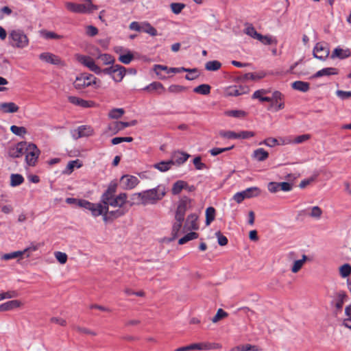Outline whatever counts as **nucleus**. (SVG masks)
Returning a JSON list of instances; mask_svg holds the SVG:
<instances>
[{"label":"nucleus","instance_id":"nucleus-1","mask_svg":"<svg viewBox=\"0 0 351 351\" xmlns=\"http://www.w3.org/2000/svg\"><path fill=\"white\" fill-rule=\"evenodd\" d=\"M152 71L156 75L158 80H165L167 77L163 75L161 71H165L167 73H180L182 72L185 73H197V68H186L184 66L180 67H168L164 64H154L152 68Z\"/></svg>","mask_w":351,"mask_h":351},{"label":"nucleus","instance_id":"nucleus-2","mask_svg":"<svg viewBox=\"0 0 351 351\" xmlns=\"http://www.w3.org/2000/svg\"><path fill=\"white\" fill-rule=\"evenodd\" d=\"M101 81L95 77L93 74L88 73H81L75 77L73 82V86L76 90H81L82 88L95 86V88L100 86Z\"/></svg>","mask_w":351,"mask_h":351},{"label":"nucleus","instance_id":"nucleus-3","mask_svg":"<svg viewBox=\"0 0 351 351\" xmlns=\"http://www.w3.org/2000/svg\"><path fill=\"white\" fill-rule=\"evenodd\" d=\"M10 45L15 48L23 49L29 44V39L27 35L21 29H13L8 36Z\"/></svg>","mask_w":351,"mask_h":351},{"label":"nucleus","instance_id":"nucleus-4","mask_svg":"<svg viewBox=\"0 0 351 351\" xmlns=\"http://www.w3.org/2000/svg\"><path fill=\"white\" fill-rule=\"evenodd\" d=\"M269 99L270 100L268 102L270 104L267 107V110L278 112L285 108V95L280 91L274 90Z\"/></svg>","mask_w":351,"mask_h":351},{"label":"nucleus","instance_id":"nucleus-5","mask_svg":"<svg viewBox=\"0 0 351 351\" xmlns=\"http://www.w3.org/2000/svg\"><path fill=\"white\" fill-rule=\"evenodd\" d=\"M261 190L258 186L248 187L243 191L237 192L233 199L238 204H241L245 199L256 197L261 195Z\"/></svg>","mask_w":351,"mask_h":351},{"label":"nucleus","instance_id":"nucleus-6","mask_svg":"<svg viewBox=\"0 0 351 351\" xmlns=\"http://www.w3.org/2000/svg\"><path fill=\"white\" fill-rule=\"evenodd\" d=\"M25 161L27 166H36L38 157L40 154V150L38 148L37 145L34 143H29L27 149L25 150Z\"/></svg>","mask_w":351,"mask_h":351},{"label":"nucleus","instance_id":"nucleus-7","mask_svg":"<svg viewBox=\"0 0 351 351\" xmlns=\"http://www.w3.org/2000/svg\"><path fill=\"white\" fill-rule=\"evenodd\" d=\"M191 198L186 195H182L178 202L174 217L184 219L186 212L191 207Z\"/></svg>","mask_w":351,"mask_h":351},{"label":"nucleus","instance_id":"nucleus-8","mask_svg":"<svg viewBox=\"0 0 351 351\" xmlns=\"http://www.w3.org/2000/svg\"><path fill=\"white\" fill-rule=\"evenodd\" d=\"M268 191L270 193H275L280 191L283 192H289L293 189V183L291 182H269L267 185Z\"/></svg>","mask_w":351,"mask_h":351},{"label":"nucleus","instance_id":"nucleus-9","mask_svg":"<svg viewBox=\"0 0 351 351\" xmlns=\"http://www.w3.org/2000/svg\"><path fill=\"white\" fill-rule=\"evenodd\" d=\"M28 143L27 141H20L14 146L10 147L8 151V156L12 158L21 157L27 150Z\"/></svg>","mask_w":351,"mask_h":351},{"label":"nucleus","instance_id":"nucleus-10","mask_svg":"<svg viewBox=\"0 0 351 351\" xmlns=\"http://www.w3.org/2000/svg\"><path fill=\"white\" fill-rule=\"evenodd\" d=\"M121 188L123 190H132L139 183V180L134 176L123 175L119 180Z\"/></svg>","mask_w":351,"mask_h":351},{"label":"nucleus","instance_id":"nucleus-11","mask_svg":"<svg viewBox=\"0 0 351 351\" xmlns=\"http://www.w3.org/2000/svg\"><path fill=\"white\" fill-rule=\"evenodd\" d=\"M330 54V49L324 47L320 43H317L313 49L314 58L321 61H325Z\"/></svg>","mask_w":351,"mask_h":351},{"label":"nucleus","instance_id":"nucleus-12","mask_svg":"<svg viewBox=\"0 0 351 351\" xmlns=\"http://www.w3.org/2000/svg\"><path fill=\"white\" fill-rule=\"evenodd\" d=\"M77 60L84 66L87 67L90 71L94 72L96 75L99 71V66L95 63V60L90 56L80 55Z\"/></svg>","mask_w":351,"mask_h":351},{"label":"nucleus","instance_id":"nucleus-13","mask_svg":"<svg viewBox=\"0 0 351 351\" xmlns=\"http://www.w3.org/2000/svg\"><path fill=\"white\" fill-rule=\"evenodd\" d=\"M351 57V50L349 48L343 49L341 46L336 47L332 51L330 58L344 60Z\"/></svg>","mask_w":351,"mask_h":351},{"label":"nucleus","instance_id":"nucleus-14","mask_svg":"<svg viewBox=\"0 0 351 351\" xmlns=\"http://www.w3.org/2000/svg\"><path fill=\"white\" fill-rule=\"evenodd\" d=\"M138 198L140 199V204L143 205L155 204L158 201L157 197L152 193L146 192V190L138 193Z\"/></svg>","mask_w":351,"mask_h":351},{"label":"nucleus","instance_id":"nucleus-15","mask_svg":"<svg viewBox=\"0 0 351 351\" xmlns=\"http://www.w3.org/2000/svg\"><path fill=\"white\" fill-rule=\"evenodd\" d=\"M68 101L75 106H80L84 108H92L95 106V103L93 101L85 100L76 96H69Z\"/></svg>","mask_w":351,"mask_h":351},{"label":"nucleus","instance_id":"nucleus-16","mask_svg":"<svg viewBox=\"0 0 351 351\" xmlns=\"http://www.w3.org/2000/svg\"><path fill=\"white\" fill-rule=\"evenodd\" d=\"M211 348H211L210 343H191V344L186 346L178 348L174 351H189V350H210Z\"/></svg>","mask_w":351,"mask_h":351},{"label":"nucleus","instance_id":"nucleus-17","mask_svg":"<svg viewBox=\"0 0 351 351\" xmlns=\"http://www.w3.org/2000/svg\"><path fill=\"white\" fill-rule=\"evenodd\" d=\"M75 132H77V136H75V134H73V137L75 139L81 138L82 137H88L92 136L94 133L93 129L90 125H80Z\"/></svg>","mask_w":351,"mask_h":351},{"label":"nucleus","instance_id":"nucleus-18","mask_svg":"<svg viewBox=\"0 0 351 351\" xmlns=\"http://www.w3.org/2000/svg\"><path fill=\"white\" fill-rule=\"evenodd\" d=\"M39 59L53 65H60L61 64L60 58L58 56L50 52L41 53L39 55Z\"/></svg>","mask_w":351,"mask_h":351},{"label":"nucleus","instance_id":"nucleus-19","mask_svg":"<svg viewBox=\"0 0 351 351\" xmlns=\"http://www.w3.org/2000/svg\"><path fill=\"white\" fill-rule=\"evenodd\" d=\"M98 202L93 203L87 199L84 200L83 203L82 208L87 210L90 212L91 215L93 217H97L100 216L103 213L101 212L100 208H98Z\"/></svg>","mask_w":351,"mask_h":351},{"label":"nucleus","instance_id":"nucleus-20","mask_svg":"<svg viewBox=\"0 0 351 351\" xmlns=\"http://www.w3.org/2000/svg\"><path fill=\"white\" fill-rule=\"evenodd\" d=\"M338 73L339 70L337 68L324 67L317 71L315 73L311 76L310 79L319 78L323 76L336 75Z\"/></svg>","mask_w":351,"mask_h":351},{"label":"nucleus","instance_id":"nucleus-21","mask_svg":"<svg viewBox=\"0 0 351 351\" xmlns=\"http://www.w3.org/2000/svg\"><path fill=\"white\" fill-rule=\"evenodd\" d=\"M270 93V89L261 88L255 90L252 95V99H258L261 103L267 102L270 100L269 97L265 95Z\"/></svg>","mask_w":351,"mask_h":351},{"label":"nucleus","instance_id":"nucleus-22","mask_svg":"<svg viewBox=\"0 0 351 351\" xmlns=\"http://www.w3.org/2000/svg\"><path fill=\"white\" fill-rule=\"evenodd\" d=\"M146 192L152 193L160 201L166 195L167 189L165 185L158 184L154 188L147 189Z\"/></svg>","mask_w":351,"mask_h":351},{"label":"nucleus","instance_id":"nucleus-23","mask_svg":"<svg viewBox=\"0 0 351 351\" xmlns=\"http://www.w3.org/2000/svg\"><path fill=\"white\" fill-rule=\"evenodd\" d=\"M198 219V215L196 213H191L189 214L186 219V224L184 226V229L186 228L187 224H190V226L187 228L189 230H197L199 229V225L197 223Z\"/></svg>","mask_w":351,"mask_h":351},{"label":"nucleus","instance_id":"nucleus-24","mask_svg":"<svg viewBox=\"0 0 351 351\" xmlns=\"http://www.w3.org/2000/svg\"><path fill=\"white\" fill-rule=\"evenodd\" d=\"M347 297L344 291H339L337 294V298L331 302V305H334L337 311H341Z\"/></svg>","mask_w":351,"mask_h":351},{"label":"nucleus","instance_id":"nucleus-25","mask_svg":"<svg viewBox=\"0 0 351 351\" xmlns=\"http://www.w3.org/2000/svg\"><path fill=\"white\" fill-rule=\"evenodd\" d=\"M190 157L189 154L180 150H177L172 154V158L175 159L174 162L178 166L184 164Z\"/></svg>","mask_w":351,"mask_h":351},{"label":"nucleus","instance_id":"nucleus-26","mask_svg":"<svg viewBox=\"0 0 351 351\" xmlns=\"http://www.w3.org/2000/svg\"><path fill=\"white\" fill-rule=\"evenodd\" d=\"M22 304L21 302L18 300H12L7 301L0 304V312H5L19 308Z\"/></svg>","mask_w":351,"mask_h":351},{"label":"nucleus","instance_id":"nucleus-27","mask_svg":"<svg viewBox=\"0 0 351 351\" xmlns=\"http://www.w3.org/2000/svg\"><path fill=\"white\" fill-rule=\"evenodd\" d=\"M176 222H174L172 225V229H171V238L169 239V241H173L176 238H178V235L180 233L181 228L182 227V223L184 221L183 219H178L175 218Z\"/></svg>","mask_w":351,"mask_h":351},{"label":"nucleus","instance_id":"nucleus-28","mask_svg":"<svg viewBox=\"0 0 351 351\" xmlns=\"http://www.w3.org/2000/svg\"><path fill=\"white\" fill-rule=\"evenodd\" d=\"M19 107L14 102H3L0 104V110L3 113L16 112Z\"/></svg>","mask_w":351,"mask_h":351},{"label":"nucleus","instance_id":"nucleus-29","mask_svg":"<svg viewBox=\"0 0 351 351\" xmlns=\"http://www.w3.org/2000/svg\"><path fill=\"white\" fill-rule=\"evenodd\" d=\"M65 6L69 11L74 13L87 12L86 7L84 4H78L73 2H66Z\"/></svg>","mask_w":351,"mask_h":351},{"label":"nucleus","instance_id":"nucleus-30","mask_svg":"<svg viewBox=\"0 0 351 351\" xmlns=\"http://www.w3.org/2000/svg\"><path fill=\"white\" fill-rule=\"evenodd\" d=\"M82 166V164L79 159L70 160L67 163L65 169L62 171V173L65 175H70L75 170V169H79Z\"/></svg>","mask_w":351,"mask_h":351},{"label":"nucleus","instance_id":"nucleus-31","mask_svg":"<svg viewBox=\"0 0 351 351\" xmlns=\"http://www.w3.org/2000/svg\"><path fill=\"white\" fill-rule=\"evenodd\" d=\"M247 91V87L240 86L239 88H238L236 86H234L228 87L226 90V94L228 96L237 97L245 94Z\"/></svg>","mask_w":351,"mask_h":351},{"label":"nucleus","instance_id":"nucleus-32","mask_svg":"<svg viewBox=\"0 0 351 351\" xmlns=\"http://www.w3.org/2000/svg\"><path fill=\"white\" fill-rule=\"evenodd\" d=\"M291 88L302 93H306L310 89V84L306 82L297 80L291 83Z\"/></svg>","mask_w":351,"mask_h":351},{"label":"nucleus","instance_id":"nucleus-33","mask_svg":"<svg viewBox=\"0 0 351 351\" xmlns=\"http://www.w3.org/2000/svg\"><path fill=\"white\" fill-rule=\"evenodd\" d=\"M257 40L265 45H276L278 43L276 38L269 34L263 35L260 34Z\"/></svg>","mask_w":351,"mask_h":351},{"label":"nucleus","instance_id":"nucleus-34","mask_svg":"<svg viewBox=\"0 0 351 351\" xmlns=\"http://www.w3.org/2000/svg\"><path fill=\"white\" fill-rule=\"evenodd\" d=\"M118 187V183L116 180H112L108 185L107 189L102 193V196L112 197L116 195V192Z\"/></svg>","mask_w":351,"mask_h":351},{"label":"nucleus","instance_id":"nucleus-35","mask_svg":"<svg viewBox=\"0 0 351 351\" xmlns=\"http://www.w3.org/2000/svg\"><path fill=\"white\" fill-rule=\"evenodd\" d=\"M252 157L258 162H263L268 158L269 153L263 148H258L254 151Z\"/></svg>","mask_w":351,"mask_h":351},{"label":"nucleus","instance_id":"nucleus-36","mask_svg":"<svg viewBox=\"0 0 351 351\" xmlns=\"http://www.w3.org/2000/svg\"><path fill=\"white\" fill-rule=\"evenodd\" d=\"M110 200L109 197L101 195L99 201L98 202V208H100L101 212L108 213L109 208L111 206L110 204Z\"/></svg>","mask_w":351,"mask_h":351},{"label":"nucleus","instance_id":"nucleus-37","mask_svg":"<svg viewBox=\"0 0 351 351\" xmlns=\"http://www.w3.org/2000/svg\"><path fill=\"white\" fill-rule=\"evenodd\" d=\"M10 180V186L11 187H16L22 184L24 181V177L20 173H11Z\"/></svg>","mask_w":351,"mask_h":351},{"label":"nucleus","instance_id":"nucleus-38","mask_svg":"<svg viewBox=\"0 0 351 351\" xmlns=\"http://www.w3.org/2000/svg\"><path fill=\"white\" fill-rule=\"evenodd\" d=\"M224 115L237 119H243L247 116V112L239 109L228 110L224 111Z\"/></svg>","mask_w":351,"mask_h":351},{"label":"nucleus","instance_id":"nucleus-39","mask_svg":"<svg viewBox=\"0 0 351 351\" xmlns=\"http://www.w3.org/2000/svg\"><path fill=\"white\" fill-rule=\"evenodd\" d=\"M40 36L45 38V40H50V39H61L63 38L62 35H60L56 34L54 32L52 31H48L45 29H43L40 30L39 32Z\"/></svg>","mask_w":351,"mask_h":351},{"label":"nucleus","instance_id":"nucleus-40","mask_svg":"<svg viewBox=\"0 0 351 351\" xmlns=\"http://www.w3.org/2000/svg\"><path fill=\"white\" fill-rule=\"evenodd\" d=\"M216 210L213 206H208L206 208L205 211L206 226H209L215 219Z\"/></svg>","mask_w":351,"mask_h":351},{"label":"nucleus","instance_id":"nucleus-41","mask_svg":"<svg viewBox=\"0 0 351 351\" xmlns=\"http://www.w3.org/2000/svg\"><path fill=\"white\" fill-rule=\"evenodd\" d=\"M198 233L193 232V230H190L189 232H187L183 237L179 239L178 243V245H184L190 241L198 238Z\"/></svg>","mask_w":351,"mask_h":351},{"label":"nucleus","instance_id":"nucleus-42","mask_svg":"<svg viewBox=\"0 0 351 351\" xmlns=\"http://www.w3.org/2000/svg\"><path fill=\"white\" fill-rule=\"evenodd\" d=\"M118 60L124 64H129L134 60V54L130 49H127L124 53H120Z\"/></svg>","mask_w":351,"mask_h":351},{"label":"nucleus","instance_id":"nucleus-43","mask_svg":"<svg viewBox=\"0 0 351 351\" xmlns=\"http://www.w3.org/2000/svg\"><path fill=\"white\" fill-rule=\"evenodd\" d=\"M211 86L208 84H201L195 86L193 91L202 95H208L210 93Z\"/></svg>","mask_w":351,"mask_h":351},{"label":"nucleus","instance_id":"nucleus-44","mask_svg":"<svg viewBox=\"0 0 351 351\" xmlns=\"http://www.w3.org/2000/svg\"><path fill=\"white\" fill-rule=\"evenodd\" d=\"M97 51L100 52L99 49ZM97 59H101L105 65H112L114 64L115 60L114 57L109 53H99L97 57Z\"/></svg>","mask_w":351,"mask_h":351},{"label":"nucleus","instance_id":"nucleus-45","mask_svg":"<svg viewBox=\"0 0 351 351\" xmlns=\"http://www.w3.org/2000/svg\"><path fill=\"white\" fill-rule=\"evenodd\" d=\"M115 68L118 74L113 77V81L115 82H121L126 75V69L121 64H115Z\"/></svg>","mask_w":351,"mask_h":351},{"label":"nucleus","instance_id":"nucleus-46","mask_svg":"<svg viewBox=\"0 0 351 351\" xmlns=\"http://www.w3.org/2000/svg\"><path fill=\"white\" fill-rule=\"evenodd\" d=\"M185 185V181L182 180H178L176 181L172 186L171 193L174 195H179L182 190H184V186Z\"/></svg>","mask_w":351,"mask_h":351},{"label":"nucleus","instance_id":"nucleus-47","mask_svg":"<svg viewBox=\"0 0 351 351\" xmlns=\"http://www.w3.org/2000/svg\"><path fill=\"white\" fill-rule=\"evenodd\" d=\"M221 65L219 60H210L205 64V69L208 71H217L221 67Z\"/></svg>","mask_w":351,"mask_h":351},{"label":"nucleus","instance_id":"nucleus-48","mask_svg":"<svg viewBox=\"0 0 351 351\" xmlns=\"http://www.w3.org/2000/svg\"><path fill=\"white\" fill-rule=\"evenodd\" d=\"M121 123H125V121H116V122H114V123L113 125L109 124L108 125L107 129L108 131L111 132L112 134H116L119 131H121L126 128V127L122 126Z\"/></svg>","mask_w":351,"mask_h":351},{"label":"nucleus","instance_id":"nucleus-49","mask_svg":"<svg viewBox=\"0 0 351 351\" xmlns=\"http://www.w3.org/2000/svg\"><path fill=\"white\" fill-rule=\"evenodd\" d=\"M158 89L165 90V88L162 83L157 81H154L149 84L148 85L145 86L144 88H143L142 90L144 91L151 92L154 90H157Z\"/></svg>","mask_w":351,"mask_h":351},{"label":"nucleus","instance_id":"nucleus-50","mask_svg":"<svg viewBox=\"0 0 351 351\" xmlns=\"http://www.w3.org/2000/svg\"><path fill=\"white\" fill-rule=\"evenodd\" d=\"M170 9H171V11L174 14H180L182 11L183 10V9L185 8L186 7V4L184 3H181V2H173L170 4Z\"/></svg>","mask_w":351,"mask_h":351},{"label":"nucleus","instance_id":"nucleus-51","mask_svg":"<svg viewBox=\"0 0 351 351\" xmlns=\"http://www.w3.org/2000/svg\"><path fill=\"white\" fill-rule=\"evenodd\" d=\"M142 32L147 33L152 36H156L158 35L156 29L147 21L143 23Z\"/></svg>","mask_w":351,"mask_h":351},{"label":"nucleus","instance_id":"nucleus-52","mask_svg":"<svg viewBox=\"0 0 351 351\" xmlns=\"http://www.w3.org/2000/svg\"><path fill=\"white\" fill-rule=\"evenodd\" d=\"M116 72H117V70L115 68V64H112V65H110V66L106 67L103 69L99 67V71L97 75H100L102 73H104L105 75H109L113 80V77H115L114 73Z\"/></svg>","mask_w":351,"mask_h":351},{"label":"nucleus","instance_id":"nucleus-53","mask_svg":"<svg viewBox=\"0 0 351 351\" xmlns=\"http://www.w3.org/2000/svg\"><path fill=\"white\" fill-rule=\"evenodd\" d=\"M125 113V110L122 108H114L108 112V117L112 119H117L121 117Z\"/></svg>","mask_w":351,"mask_h":351},{"label":"nucleus","instance_id":"nucleus-54","mask_svg":"<svg viewBox=\"0 0 351 351\" xmlns=\"http://www.w3.org/2000/svg\"><path fill=\"white\" fill-rule=\"evenodd\" d=\"M219 134L221 137L228 139H238L239 132L233 130H220Z\"/></svg>","mask_w":351,"mask_h":351},{"label":"nucleus","instance_id":"nucleus-55","mask_svg":"<svg viewBox=\"0 0 351 351\" xmlns=\"http://www.w3.org/2000/svg\"><path fill=\"white\" fill-rule=\"evenodd\" d=\"M10 131L19 137H24V135L27 133V129L23 126H18L12 125L10 126Z\"/></svg>","mask_w":351,"mask_h":351},{"label":"nucleus","instance_id":"nucleus-56","mask_svg":"<svg viewBox=\"0 0 351 351\" xmlns=\"http://www.w3.org/2000/svg\"><path fill=\"white\" fill-rule=\"evenodd\" d=\"M234 145H232L231 146H229V147H213L212 149H210L208 152L210 154V155L212 156H218L219 154H221V153H223L225 152H228V151H230V150H232V149H234Z\"/></svg>","mask_w":351,"mask_h":351},{"label":"nucleus","instance_id":"nucleus-57","mask_svg":"<svg viewBox=\"0 0 351 351\" xmlns=\"http://www.w3.org/2000/svg\"><path fill=\"white\" fill-rule=\"evenodd\" d=\"M339 274L342 278H348L351 274V265L350 263H344L339 268Z\"/></svg>","mask_w":351,"mask_h":351},{"label":"nucleus","instance_id":"nucleus-58","mask_svg":"<svg viewBox=\"0 0 351 351\" xmlns=\"http://www.w3.org/2000/svg\"><path fill=\"white\" fill-rule=\"evenodd\" d=\"M128 209L125 208H118L114 210H109L108 213H109L111 219L114 221L116 219L123 217L128 212Z\"/></svg>","mask_w":351,"mask_h":351},{"label":"nucleus","instance_id":"nucleus-59","mask_svg":"<svg viewBox=\"0 0 351 351\" xmlns=\"http://www.w3.org/2000/svg\"><path fill=\"white\" fill-rule=\"evenodd\" d=\"M24 254V251L23 250H17L14 252H12L10 253L4 254L2 256V259L5 261H9L11 259L16 258L19 257H21Z\"/></svg>","mask_w":351,"mask_h":351},{"label":"nucleus","instance_id":"nucleus-60","mask_svg":"<svg viewBox=\"0 0 351 351\" xmlns=\"http://www.w3.org/2000/svg\"><path fill=\"white\" fill-rule=\"evenodd\" d=\"M116 197L119 200V202L122 203L123 206H125L126 204H128L130 206H133L135 204H139V203H136V202L128 201V195L126 193L124 192L116 195Z\"/></svg>","mask_w":351,"mask_h":351},{"label":"nucleus","instance_id":"nucleus-61","mask_svg":"<svg viewBox=\"0 0 351 351\" xmlns=\"http://www.w3.org/2000/svg\"><path fill=\"white\" fill-rule=\"evenodd\" d=\"M228 316V313L223 309L219 308L217 309L216 314L211 319L213 323H217L221 319L226 318Z\"/></svg>","mask_w":351,"mask_h":351},{"label":"nucleus","instance_id":"nucleus-62","mask_svg":"<svg viewBox=\"0 0 351 351\" xmlns=\"http://www.w3.org/2000/svg\"><path fill=\"white\" fill-rule=\"evenodd\" d=\"M133 140L132 136H116L112 138L110 141L112 145H117L123 142L131 143Z\"/></svg>","mask_w":351,"mask_h":351},{"label":"nucleus","instance_id":"nucleus-63","mask_svg":"<svg viewBox=\"0 0 351 351\" xmlns=\"http://www.w3.org/2000/svg\"><path fill=\"white\" fill-rule=\"evenodd\" d=\"M192 162L196 170H202L208 168L206 165L202 162V158L199 155L193 158Z\"/></svg>","mask_w":351,"mask_h":351},{"label":"nucleus","instance_id":"nucleus-64","mask_svg":"<svg viewBox=\"0 0 351 351\" xmlns=\"http://www.w3.org/2000/svg\"><path fill=\"white\" fill-rule=\"evenodd\" d=\"M245 33L251 38L256 40H258V38L261 34L256 31L252 25H250L245 29Z\"/></svg>","mask_w":351,"mask_h":351}]
</instances>
